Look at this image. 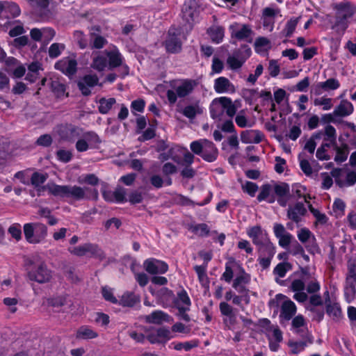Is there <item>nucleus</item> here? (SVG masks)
I'll return each mask as SVG.
<instances>
[{"label": "nucleus", "instance_id": "f257e3e1", "mask_svg": "<svg viewBox=\"0 0 356 356\" xmlns=\"http://www.w3.org/2000/svg\"><path fill=\"white\" fill-rule=\"evenodd\" d=\"M42 190L47 189L49 193L61 198L72 197L75 200H81L86 197V193L88 191L92 192L95 197H97L98 192L96 189H90L85 187L81 188L77 186L70 185H57L54 183L47 184L46 186L41 188Z\"/></svg>", "mask_w": 356, "mask_h": 356}, {"label": "nucleus", "instance_id": "f03ea898", "mask_svg": "<svg viewBox=\"0 0 356 356\" xmlns=\"http://www.w3.org/2000/svg\"><path fill=\"white\" fill-rule=\"evenodd\" d=\"M24 266L27 271V277L31 281L43 284L51 279V271L48 269L44 261L28 258L25 260Z\"/></svg>", "mask_w": 356, "mask_h": 356}, {"label": "nucleus", "instance_id": "7ed1b4c3", "mask_svg": "<svg viewBox=\"0 0 356 356\" xmlns=\"http://www.w3.org/2000/svg\"><path fill=\"white\" fill-rule=\"evenodd\" d=\"M190 148L193 154L207 162L215 161L218 156V150L215 144L207 139L193 141Z\"/></svg>", "mask_w": 356, "mask_h": 356}, {"label": "nucleus", "instance_id": "20e7f679", "mask_svg": "<svg viewBox=\"0 0 356 356\" xmlns=\"http://www.w3.org/2000/svg\"><path fill=\"white\" fill-rule=\"evenodd\" d=\"M26 241L31 244H38L47 236V227L41 222L26 223L23 227Z\"/></svg>", "mask_w": 356, "mask_h": 356}, {"label": "nucleus", "instance_id": "39448f33", "mask_svg": "<svg viewBox=\"0 0 356 356\" xmlns=\"http://www.w3.org/2000/svg\"><path fill=\"white\" fill-rule=\"evenodd\" d=\"M344 296L348 302H351L356 297V260L352 259L347 262Z\"/></svg>", "mask_w": 356, "mask_h": 356}, {"label": "nucleus", "instance_id": "423d86ee", "mask_svg": "<svg viewBox=\"0 0 356 356\" xmlns=\"http://www.w3.org/2000/svg\"><path fill=\"white\" fill-rule=\"evenodd\" d=\"M335 9L337 10L335 24L343 30L346 29L348 19L355 13L353 6L348 1H342L335 6Z\"/></svg>", "mask_w": 356, "mask_h": 356}, {"label": "nucleus", "instance_id": "0eeeda50", "mask_svg": "<svg viewBox=\"0 0 356 356\" xmlns=\"http://www.w3.org/2000/svg\"><path fill=\"white\" fill-rule=\"evenodd\" d=\"M181 31L175 28H170L164 42L166 51L170 54H178L182 49V42L179 38Z\"/></svg>", "mask_w": 356, "mask_h": 356}, {"label": "nucleus", "instance_id": "6e6552de", "mask_svg": "<svg viewBox=\"0 0 356 356\" xmlns=\"http://www.w3.org/2000/svg\"><path fill=\"white\" fill-rule=\"evenodd\" d=\"M273 193L280 206L285 207L291 197L290 187L287 183L281 182L273 186Z\"/></svg>", "mask_w": 356, "mask_h": 356}, {"label": "nucleus", "instance_id": "1a4fd4ad", "mask_svg": "<svg viewBox=\"0 0 356 356\" xmlns=\"http://www.w3.org/2000/svg\"><path fill=\"white\" fill-rule=\"evenodd\" d=\"M143 265L145 270L151 275L164 274L168 270V265L165 261L154 258L146 259Z\"/></svg>", "mask_w": 356, "mask_h": 356}, {"label": "nucleus", "instance_id": "9d476101", "mask_svg": "<svg viewBox=\"0 0 356 356\" xmlns=\"http://www.w3.org/2000/svg\"><path fill=\"white\" fill-rule=\"evenodd\" d=\"M55 68L64 74L72 76L74 75L77 71V62L75 59L65 57L56 63Z\"/></svg>", "mask_w": 356, "mask_h": 356}, {"label": "nucleus", "instance_id": "9b49d317", "mask_svg": "<svg viewBox=\"0 0 356 356\" xmlns=\"http://www.w3.org/2000/svg\"><path fill=\"white\" fill-rule=\"evenodd\" d=\"M82 129L72 124H67L62 127L59 135L62 140L74 142L76 138L81 136Z\"/></svg>", "mask_w": 356, "mask_h": 356}, {"label": "nucleus", "instance_id": "f8f14e48", "mask_svg": "<svg viewBox=\"0 0 356 356\" xmlns=\"http://www.w3.org/2000/svg\"><path fill=\"white\" fill-rule=\"evenodd\" d=\"M307 213V209L301 202H296L293 206H289L287 209V218L296 223L302 220V217Z\"/></svg>", "mask_w": 356, "mask_h": 356}, {"label": "nucleus", "instance_id": "ddd939ff", "mask_svg": "<svg viewBox=\"0 0 356 356\" xmlns=\"http://www.w3.org/2000/svg\"><path fill=\"white\" fill-rule=\"evenodd\" d=\"M98 82L99 78L96 74H88L78 82L77 86L83 95L88 96L91 93L89 88L97 85Z\"/></svg>", "mask_w": 356, "mask_h": 356}, {"label": "nucleus", "instance_id": "4468645a", "mask_svg": "<svg viewBox=\"0 0 356 356\" xmlns=\"http://www.w3.org/2000/svg\"><path fill=\"white\" fill-rule=\"evenodd\" d=\"M297 307L295 303L290 299L284 301L281 305L280 319V321H289L296 314Z\"/></svg>", "mask_w": 356, "mask_h": 356}, {"label": "nucleus", "instance_id": "2eb2a0df", "mask_svg": "<svg viewBox=\"0 0 356 356\" xmlns=\"http://www.w3.org/2000/svg\"><path fill=\"white\" fill-rule=\"evenodd\" d=\"M197 84L195 80L183 79L179 85L174 87V89L177 92L179 98H184L192 93Z\"/></svg>", "mask_w": 356, "mask_h": 356}, {"label": "nucleus", "instance_id": "dca6fc26", "mask_svg": "<svg viewBox=\"0 0 356 356\" xmlns=\"http://www.w3.org/2000/svg\"><path fill=\"white\" fill-rule=\"evenodd\" d=\"M197 3L195 0H186L182 7L183 17L189 22L193 21L197 13Z\"/></svg>", "mask_w": 356, "mask_h": 356}, {"label": "nucleus", "instance_id": "f3484780", "mask_svg": "<svg viewBox=\"0 0 356 356\" xmlns=\"http://www.w3.org/2000/svg\"><path fill=\"white\" fill-rule=\"evenodd\" d=\"M325 294L328 296L325 300L326 313L334 321H339L342 316V312L339 304L332 303L329 298V292L326 291Z\"/></svg>", "mask_w": 356, "mask_h": 356}, {"label": "nucleus", "instance_id": "a211bd4d", "mask_svg": "<svg viewBox=\"0 0 356 356\" xmlns=\"http://www.w3.org/2000/svg\"><path fill=\"white\" fill-rule=\"evenodd\" d=\"M104 54L108 58L107 61L110 70H113L122 65L123 63V57L118 49H115L112 51L106 50Z\"/></svg>", "mask_w": 356, "mask_h": 356}, {"label": "nucleus", "instance_id": "6ab92c4d", "mask_svg": "<svg viewBox=\"0 0 356 356\" xmlns=\"http://www.w3.org/2000/svg\"><path fill=\"white\" fill-rule=\"evenodd\" d=\"M170 316L161 310H156L144 316L146 323L160 325L163 322H169Z\"/></svg>", "mask_w": 356, "mask_h": 356}, {"label": "nucleus", "instance_id": "aec40b11", "mask_svg": "<svg viewBox=\"0 0 356 356\" xmlns=\"http://www.w3.org/2000/svg\"><path fill=\"white\" fill-rule=\"evenodd\" d=\"M221 97L216 98L213 100L210 106L211 117L218 121H221L223 119L225 114V108L222 106Z\"/></svg>", "mask_w": 356, "mask_h": 356}, {"label": "nucleus", "instance_id": "412c9836", "mask_svg": "<svg viewBox=\"0 0 356 356\" xmlns=\"http://www.w3.org/2000/svg\"><path fill=\"white\" fill-rule=\"evenodd\" d=\"M257 198L259 202L265 200L269 204L274 203L276 201V197L273 193V186L269 184L262 185Z\"/></svg>", "mask_w": 356, "mask_h": 356}, {"label": "nucleus", "instance_id": "4be33fe9", "mask_svg": "<svg viewBox=\"0 0 356 356\" xmlns=\"http://www.w3.org/2000/svg\"><path fill=\"white\" fill-rule=\"evenodd\" d=\"M354 111L353 105L346 99H343L340 104L335 107L334 115L337 117H346L353 113Z\"/></svg>", "mask_w": 356, "mask_h": 356}, {"label": "nucleus", "instance_id": "5701e85b", "mask_svg": "<svg viewBox=\"0 0 356 356\" xmlns=\"http://www.w3.org/2000/svg\"><path fill=\"white\" fill-rule=\"evenodd\" d=\"M207 33L213 42L218 44L223 40L225 29L221 26L213 25L207 29Z\"/></svg>", "mask_w": 356, "mask_h": 356}, {"label": "nucleus", "instance_id": "b1692460", "mask_svg": "<svg viewBox=\"0 0 356 356\" xmlns=\"http://www.w3.org/2000/svg\"><path fill=\"white\" fill-rule=\"evenodd\" d=\"M234 88L233 84L224 76H220L215 80L214 89L217 93H223Z\"/></svg>", "mask_w": 356, "mask_h": 356}, {"label": "nucleus", "instance_id": "393cba45", "mask_svg": "<svg viewBox=\"0 0 356 356\" xmlns=\"http://www.w3.org/2000/svg\"><path fill=\"white\" fill-rule=\"evenodd\" d=\"M97 337L98 333L88 325L81 326L76 333V338L78 339H92Z\"/></svg>", "mask_w": 356, "mask_h": 356}, {"label": "nucleus", "instance_id": "a878e982", "mask_svg": "<svg viewBox=\"0 0 356 356\" xmlns=\"http://www.w3.org/2000/svg\"><path fill=\"white\" fill-rule=\"evenodd\" d=\"M252 31L248 25L243 24L240 30L232 31L231 33L232 38H236L238 40H247L250 42L252 39L250 36Z\"/></svg>", "mask_w": 356, "mask_h": 356}, {"label": "nucleus", "instance_id": "bb28decb", "mask_svg": "<svg viewBox=\"0 0 356 356\" xmlns=\"http://www.w3.org/2000/svg\"><path fill=\"white\" fill-rule=\"evenodd\" d=\"M181 113L187 118L190 120L194 119L197 115L202 113V108L200 106L198 103L186 106Z\"/></svg>", "mask_w": 356, "mask_h": 356}, {"label": "nucleus", "instance_id": "cd10ccee", "mask_svg": "<svg viewBox=\"0 0 356 356\" xmlns=\"http://www.w3.org/2000/svg\"><path fill=\"white\" fill-rule=\"evenodd\" d=\"M140 302V298L131 292L124 293L120 300L119 305L123 307H134L136 303Z\"/></svg>", "mask_w": 356, "mask_h": 356}, {"label": "nucleus", "instance_id": "c85d7f7f", "mask_svg": "<svg viewBox=\"0 0 356 356\" xmlns=\"http://www.w3.org/2000/svg\"><path fill=\"white\" fill-rule=\"evenodd\" d=\"M301 17H291L288 20L285 24L284 29L282 31L283 35L286 38H291L296 31V26L300 22Z\"/></svg>", "mask_w": 356, "mask_h": 356}, {"label": "nucleus", "instance_id": "c756f323", "mask_svg": "<svg viewBox=\"0 0 356 356\" xmlns=\"http://www.w3.org/2000/svg\"><path fill=\"white\" fill-rule=\"evenodd\" d=\"M258 252L259 256L273 257L275 248L268 239H266L264 244L258 248Z\"/></svg>", "mask_w": 356, "mask_h": 356}, {"label": "nucleus", "instance_id": "7c9ffc66", "mask_svg": "<svg viewBox=\"0 0 356 356\" xmlns=\"http://www.w3.org/2000/svg\"><path fill=\"white\" fill-rule=\"evenodd\" d=\"M115 103L116 100L114 97L108 99L102 97L99 101L98 111L102 114H107Z\"/></svg>", "mask_w": 356, "mask_h": 356}, {"label": "nucleus", "instance_id": "2f4dec72", "mask_svg": "<svg viewBox=\"0 0 356 356\" xmlns=\"http://www.w3.org/2000/svg\"><path fill=\"white\" fill-rule=\"evenodd\" d=\"M271 48L270 41L266 37H259L254 42V50L260 54L264 51H268Z\"/></svg>", "mask_w": 356, "mask_h": 356}, {"label": "nucleus", "instance_id": "473e14b6", "mask_svg": "<svg viewBox=\"0 0 356 356\" xmlns=\"http://www.w3.org/2000/svg\"><path fill=\"white\" fill-rule=\"evenodd\" d=\"M50 87L51 91L54 93L56 97L58 98L64 95L66 90L65 85L63 83L60 82V81L58 79H51Z\"/></svg>", "mask_w": 356, "mask_h": 356}, {"label": "nucleus", "instance_id": "72a5a7b5", "mask_svg": "<svg viewBox=\"0 0 356 356\" xmlns=\"http://www.w3.org/2000/svg\"><path fill=\"white\" fill-rule=\"evenodd\" d=\"M252 51L248 44H242L240 48L236 49L233 52V55L245 63L246 60L251 56Z\"/></svg>", "mask_w": 356, "mask_h": 356}, {"label": "nucleus", "instance_id": "f704fd0d", "mask_svg": "<svg viewBox=\"0 0 356 356\" xmlns=\"http://www.w3.org/2000/svg\"><path fill=\"white\" fill-rule=\"evenodd\" d=\"M85 250L86 254L90 253L92 256L99 259L105 257L104 252L97 244L86 243H85Z\"/></svg>", "mask_w": 356, "mask_h": 356}, {"label": "nucleus", "instance_id": "c9c22d12", "mask_svg": "<svg viewBox=\"0 0 356 356\" xmlns=\"http://www.w3.org/2000/svg\"><path fill=\"white\" fill-rule=\"evenodd\" d=\"M194 270L197 274L200 282L203 286L208 285L209 283V277L207 274V264L201 266H195Z\"/></svg>", "mask_w": 356, "mask_h": 356}, {"label": "nucleus", "instance_id": "e433bc0d", "mask_svg": "<svg viewBox=\"0 0 356 356\" xmlns=\"http://www.w3.org/2000/svg\"><path fill=\"white\" fill-rule=\"evenodd\" d=\"M90 38L92 41L90 44V49H99L103 48L107 43V40L103 36L95 34V33H90Z\"/></svg>", "mask_w": 356, "mask_h": 356}, {"label": "nucleus", "instance_id": "4c0bfd02", "mask_svg": "<svg viewBox=\"0 0 356 356\" xmlns=\"http://www.w3.org/2000/svg\"><path fill=\"white\" fill-rule=\"evenodd\" d=\"M220 101L225 108V112L229 118H232L236 114V107L232 103V99L227 97H221Z\"/></svg>", "mask_w": 356, "mask_h": 356}, {"label": "nucleus", "instance_id": "58836bf2", "mask_svg": "<svg viewBox=\"0 0 356 356\" xmlns=\"http://www.w3.org/2000/svg\"><path fill=\"white\" fill-rule=\"evenodd\" d=\"M334 150L337 152V154L334 157V161L336 162L342 163L347 159L348 147L346 144H344L342 147H339L338 145L336 146Z\"/></svg>", "mask_w": 356, "mask_h": 356}, {"label": "nucleus", "instance_id": "ea45409f", "mask_svg": "<svg viewBox=\"0 0 356 356\" xmlns=\"http://www.w3.org/2000/svg\"><path fill=\"white\" fill-rule=\"evenodd\" d=\"M251 276L247 273L243 268H241L240 273L233 280L232 284L247 285L250 282Z\"/></svg>", "mask_w": 356, "mask_h": 356}, {"label": "nucleus", "instance_id": "a19ab883", "mask_svg": "<svg viewBox=\"0 0 356 356\" xmlns=\"http://www.w3.org/2000/svg\"><path fill=\"white\" fill-rule=\"evenodd\" d=\"M65 46L62 43H53L49 48V56L51 58L58 57L65 49Z\"/></svg>", "mask_w": 356, "mask_h": 356}, {"label": "nucleus", "instance_id": "79ce46f5", "mask_svg": "<svg viewBox=\"0 0 356 356\" xmlns=\"http://www.w3.org/2000/svg\"><path fill=\"white\" fill-rule=\"evenodd\" d=\"M324 132V141H337V131L335 128L330 125L327 124L323 130Z\"/></svg>", "mask_w": 356, "mask_h": 356}, {"label": "nucleus", "instance_id": "37998d69", "mask_svg": "<svg viewBox=\"0 0 356 356\" xmlns=\"http://www.w3.org/2000/svg\"><path fill=\"white\" fill-rule=\"evenodd\" d=\"M108 64L107 58L104 56H98L93 59L92 67L99 72L104 70Z\"/></svg>", "mask_w": 356, "mask_h": 356}, {"label": "nucleus", "instance_id": "c03bdc74", "mask_svg": "<svg viewBox=\"0 0 356 356\" xmlns=\"http://www.w3.org/2000/svg\"><path fill=\"white\" fill-rule=\"evenodd\" d=\"M219 309L222 315L227 316L232 321L235 318L233 307L226 302H222L219 305Z\"/></svg>", "mask_w": 356, "mask_h": 356}, {"label": "nucleus", "instance_id": "a18cd8bd", "mask_svg": "<svg viewBox=\"0 0 356 356\" xmlns=\"http://www.w3.org/2000/svg\"><path fill=\"white\" fill-rule=\"evenodd\" d=\"M29 6L37 10H44L49 7L50 0H28Z\"/></svg>", "mask_w": 356, "mask_h": 356}, {"label": "nucleus", "instance_id": "49530a36", "mask_svg": "<svg viewBox=\"0 0 356 356\" xmlns=\"http://www.w3.org/2000/svg\"><path fill=\"white\" fill-rule=\"evenodd\" d=\"M181 303L185 305L186 307H189L191 304L190 298L184 289L177 293V299L175 301L176 307H178V305H181Z\"/></svg>", "mask_w": 356, "mask_h": 356}, {"label": "nucleus", "instance_id": "de8ad7c7", "mask_svg": "<svg viewBox=\"0 0 356 356\" xmlns=\"http://www.w3.org/2000/svg\"><path fill=\"white\" fill-rule=\"evenodd\" d=\"M306 191V187L301 185L300 184L296 183L292 185L293 194L298 198L303 197L305 202L309 204V202L307 201V196L305 195Z\"/></svg>", "mask_w": 356, "mask_h": 356}, {"label": "nucleus", "instance_id": "09e8293b", "mask_svg": "<svg viewBox=\"0 0 356 356\" xmlns=\"http://www.w3.org/2000/svg\"><path fill=\"white\" fill-rule=\"evenodd\" d=\"M291 268V265L287 262H282L278 264L273 270L275 275H278L280 277H284L286 272Z\"/></svg>", "mask_w": 356, "mask_h": 356}, {"label": "nucleus", "instance_id": "8fccbe9b", "mask_svg": "<svg viewBox=\"0 0 356 356\" xmlns=\"http://www.w3.org/2000/svg\"><path fill=\"white\" fill-rule=\"evenodd\" d=\"M48 176L47 174H42L39 172H34L33 173L31 178V182L32 185H33L35 188L39 187L41 184H44Z\"/></svg>", "mask_w": 356, "mask_h": 356}, {"label": "nucleus", "instance_id": "3c124183", "mask_svg": "<svg viewBox=\"0 0 356 356\" xmlns=\"http://www.w3.org/2000/svg\"><path fill=\"white\" fill-rule=\"evenodd\" d=\"M199 342L197 340L191 341H186L184 343H177L175 345L174 348L177 350L184 349L186 351H189L193 348L197 347Z\"/></svg>", "mask_w": 356, "mask_h": 356}, {"label": "nucleus", "instance_id": "603ef678", "mask_svg": "<svg viewBox=\"0 0 356 356\" xmlns=\"http://www.w3.org/2000/svg\"><path fill=\"white\" fill-rule=\"evenodd\" d=\"M74 38L76 42L81 49H86L88 46V40L82 31H74Z\"/></svg>", "mask_w": 356, "mask_h": 356}, {"label": "nucleus", "instance_id": "864d4df0", "mask_svg": "<svg viewBox=\"0 0 356 356\" xmlns=\"http://www.w3.org/2000/svg\"><path fill=\"white\" fill-rule=\"evenodd\" d=\"M21 225L19 223H14L10 226L8 229V233L11 236L15 238L17 241L22 239V229Z\"/></svg>", "mask_w": 356, "mask_h": 356}, {"label": "nucleus", "instance_id": "5fc2aeb1", "mask_svg": "<svg viewBox=\"0 0 356 356\" xmlns=\"http://www.w3.org/2000/svg\"><path fill=\"white\" fill-rule=\"evenodd\" d=\"M321 87L324 88V91L334 90L339 88V81L334 78H330L324 82H321Z\"/></svg>", "mask_w": 356, "mask_h": 356}, {"label": "nucleus", "instance_id": "6e6d98bb", "mask_svg": "<svg viewBox=\"0 0 356 356\" xmlns=\"http://www.w3.org/2000/svg\"><path fill=\"white\" fill-rule=\"evenodd\" d=\"M306 283L305 287L307 293H316L320 290V284L314 277L309 279Z\"/></svg>", "mask_w": 356, "mask_h": 356}, {"label": "nucleus", "instance_id": "4d7b16f0", "mask_svg": "<svg viewBox=\"0 0 356 356\" xmlns=\"http://www.w3.org/2000/svg\"><path fill=\"white\" fill-rule=\"evenodd\" d=\"M332 99L331 98L321 97L316 98L314 101L315 106H323V110L328 111L332 107Z\"/></svg>", "mask_w": 356, "mask_h": 356}, {"label": "nucleus", "instance_id": "13d9d810", "mask_svg": "<svg viewBox=\"0 0 356 356\" xmlns=\"http://www.w3.org/2000/svg\"><path fill=\"white\" fill-rule=\"evenodd\" d=\"M308 207L318 222L321 224H325L327 222V218L325 214L321 213L318 209L314 208L310 203H309Z\"/></svg>", "mask_w": 356, "mask_h": 356}, {"label": "nucleus", "instance_id": "bf43d9fd", "mask_svg": "<svg viewBox=\"0 0 356 356\" xmlns=\"http://www.w3.org/2000/svg\"><path fill=\"white\" fill-rule=\"evenodd\" d=\"M227 63L232 70H236L241 68L244 63L234 55L230 56L227 59Z\"/></svg>", "mask_w": 356, "mask_h": 356}, {"label": "nucleus", "instance_id": "052dcab7", "mask_svg": "<svg viewBox=\"0 0 356 356\" xmlns=\"http://www.w3.org/2000/svg\"><path fill=\"white\" fill-rule=\"evenodd\" d=\"M156 336L159 337L161 343H165L170 339V331L167 327H160L156 330Z\"/></svg>", "mask_w": 356, "mask_h": 356}, {"label": "nucleus", "instance_id": "680f3d73", "mask_svg": "<svg viewBox=\"0 0 356 356\" xmlns=\"http://www.w3.org/2000/svg\"><path fill=\"white\" fill-rule=\"evenodd\" d=\"M72 153L71 151L65 149H59L56 152L57 159L63 163H68L72 159Z\"/></svg>", "mask_w": 356, "mask_h": 356}, {"label": "nucleus", "instance_id": "e2e57ef3", "mask_svg": "<svg viewBox=\"0 0 356 356\" xmlns=\"http://www.w3.org/2000/svg\"><path fill=\"white\" fill-rule=\"evenodd\" d=\"M346 204L345 202L341 199H336L333 203L332 209L337 216L343 215Z\"/></svg>", "mask_w": 356, "mask_h": 356}, {"label": "nucleus", "instance_id": "0e129e2a", "mask_svg": "<svg viewBox=\"0 0 356 356\" xmlns=\"http://www.w3.org/2000/svg\"><path fill=\"white\" fill-rule=\"evenodd\" d=\"M297 236L298 238L301 243H306L307 242L309 241V238L314 235L309 229L304 227L301 228L298 232Z\"/></svg>", "mask_w": 356, "mask_h": 356}, {"label": "nucleus", "instance_id": "69168bd1", "mask_svg": "<svg viewBox=\"0 0 356 356\" xmlns=\"http://www.w3.org/2000/svg\"><path fill=\"white\" fill-rule=\"evenodd\" d=\"M81 136H82L88 143L99 144L102 142L98 135L94 131H86L81 134Z\"/></svg>", "mask_w": 356, "mask_h": 356}, {"label": "nucleus", "instance_id": "338daca9", "mask_svg": "<svg viewBox=\"0 0 356 356\" xmlns=\"http://www.w3.org/2000/svg\"><path fill=\"white\" fill-rule=\"evenodd\" d=\"M53 142L52 137L49 134L41 135L36 140L35 144L42 147H49Z\"/></svg>", "mask_w": 356, "mask_h": 356}, {"label": "nucleus", "instance_id": "774afa93", "mask_svg": "<svg viewBox=\"0 0 356 356\" xmlns=\"http://www.w3.org/2000/svg\"><path fill=\"white\" fill-rule=\"evenodd\" d=\"M156 296L161 300L167 301L174 298V293L172 291L166 287H163L157 292Z\"/></svg>", "mask_w": 356, "mask_h": 356}]
</instances>
